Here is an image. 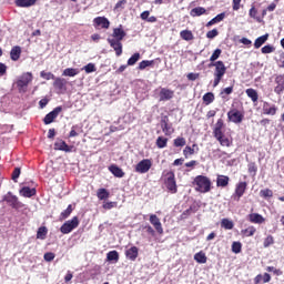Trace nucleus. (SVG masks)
<instances>
[{
  "instance_id": "nucleus-1",
  "label": "nucleus",
  "mask_w": 284,
  "mask_h": 284,
  "mask_svg": "<svg viewBox=\"0 0 284 284\" xmlns=\"http://www.w3.org/2000/svg\"><path fill=\"white\" fill-rule=\"evenodd\" d=\"M210 68H215L213 77V88H216L219 83L223 80V77H225V72H227V68L225 67V63L223 61H216L214 63H211L209 65Z\"/></svg>"
},
{
  "instance_id": "nucleus-2",
  "label": "nucleus",
  "mask_w": 284,
  "mask_h": 284,
  "mask_svg": "<svg viewBox=\"0 0 284 284\" xmlns=\"http://www.w3.org/2000/svg\"><path fill=\"white\" fill-rule=\"evenodd\" d=\"M194 183L196 185L195 186L196 192H201L202 194L210 192L212 187V181H210V179L204 175H197L194 179Z\"/></svg>"
},
{
  "instance_id": "nucleus-3",
  "label": "nucleus",
  "mask_w": 284,
  "mask_h": 284,
  "mask_svg": "<svg viewBox=\"0 0 284 284\" xmlns=\"http://www.w3.org/2000/svg\"><path fill=\"white\" fill-rule=\"evenodd\" d=\"M32 73L31 72H26L22 73L17 81V85L19 88L20 92H27L28 90V85H30V83H32Z\"/></svg>"
},
{
  "instance_id": "nucleus-4",
  "label": "nucleus",
  "mask_w": 284,
  "mask_h": 284,
  "mask_svg": "<svg viewBox=\"0 0 284 284\" xmlns=\"http://www.w3.org/2000/svg\"><path fill=\"white\" fill-rule=\"evenodd\" d=\"M77 227H79V217L74 216L60 227V232L62 234H70V232H72V230H77Z\"/></svg>"
},
{
  "instance_id": "nucleus-5",
  "label": "nucleus",
  "mask_w": 284,
  "mask_h": 284,
  "mask_svg": "<svg viewBox=\"0 0 284 284\" xmlns=\"http://www.w3.org/2000/svg\"><path fill=\"white\" fill-rule=\"evenodd\" d=\"M151 168H152V160L144 159L135 165V172H138V174H148Z\"/></svg>"
},
{
  "instance_id": "nucleus-6",
  "label": "nucleus",
  "mask_w": 284,
  "mask_h": 284,
  "mask_svg": "<svg viewBox=\"0 0 284 284\" xmlns=\"http://www.w3.org/2000/svg\"><path fill=\"white\" fill-rule=\"evenodd\" d=\"M165 186L169 192L176 194V180L174 179V172L170 171L166 173Z\"/></svg>"
},
{
  "instance_id": "nucleus-7",
  "label": "nucleus",
  "mask_w": 284,
  "mask_h": 284,
  "mask_svg": "<svg viewBox=\"0 0 284 284\" xmlns=\"http://www.w3.org/2000/svg\"><path fill=\"white\" fill-rule=\"evenodd\" d=\"M245 190H247V182H239L235 185V191L232 195V199H234V201H241V197L243 194H245Z\"/></svg>"
},
{
  "instance_id": "nucleus-8",
  "label": "nucleus",
  "mask_w": 284,
  "mask_h": 284,
  "mask_svg": "<svg viewBox=\"0 0 284 284\" xmlns=\"http://www.w3.org/2000/svg\"><path fill=\"white\" fill-rule=\"evenodd\" d=\"M4 201L13 207V210H20V207H23V203L19 202V197L16 195H12V193H8L4 195Z\"/></svg>"
},
{
  "instance_id": "nucleus-9",
  "label": "nucleus",
  "mask_w": 284,
  "mask_h": 284,
  "mask_svg": "<svg viewBox=\"0 0 284 284\" xmlns=\"http://www.w3.org/2000/svg\"><path fill=\"white\" fill-rule=\"evenodd\" d=\"M243 116V113L239 109H232L227 112V119L231 123H242Z\"/></svg>"
},
{
  "instance_id": "nucleus-10",
  "label": "nucleus",
  "mask_w": 284,
  "mask_h": 284,
  "mask_svg": "<svg viewBox=\"0 0 284 284\" xmlns=\"http://www.w3.org/2000/svg\"><path fill=\"white\" fill-rule=\"evenodd\" d=\"M108 43L113 48L116 57H121V54H123V44L121 43V40L108 38Z\"/></svg>"
},
{
  "instance_id": "nucleus-11",
  "label": "nucleus",
  "mask_w": 284,
  "mask_h": 284,
  "mask_svg": "<svg viewBox=\"0 0 284 284\" xmlns=\"http://www.w3.org/2000/svg\"><path fill=\"white\" fill-rule=\"evenodd\" d=\"M63 110V108L61 106H57L55 109H53L51 112H49L45 116H44V124L45 125H50V123H52L54 121V119H57V116H59V113Z\"/></svg>"
},
{
  "instance_id": "nucleus-12",
  "label": "nucleus",
  "mask_w": 284,
  "mask_h": 284,
  "mask_svg": "<svg viewBox=\"0 0 284 284\" xmlns=\"http://www.w3.org/2000/svg\"><path fill=\"white\" fill-rule=\"evenodd\" d=\"M160 125L165 136H172V134H174V128H172V124L168 122V118H163L160 122Z\"/></svg>"
},
{
  "instance_id": "nucleus-13",
  "label": "nucleus",
  "mask_w": 284,
  "mask_h": 284,
  "mask_svg": "<svg viewBox=\"0 0 284 284\" xmlns=\"http://www.w3.org/2000/svg\"><path fill=\"white\" fill-rule=\"evenodd\" d=\"M151 225L155 229L158 234H163V225L161 224V220L155 214H151L149 219Z\"/></svg>"
},
{
  "instance_id": "nucleus-14",
  "label": "nucleus",
  "mask_w": 284,
  "mask_h": 284,
  "mask_svg": "<svg viewBox=\"0 0 284 284\" xmlns=\"http://www.w3.org/2000/svg\"><path fill=\"white\" fill-rule=\"evenodd\" d=\"M276 87L274 88L275 94H283L284 92V74L275 77Z\"/></svg>"
},
{
  "instance_id": "nucleus-15",
  "label": "nucleus",
  "mask_w": 284,
  "mask_h": 284,
  "mask_svg": "<svg viewBox=\"0 0 284 284\" xmlns=\"http://www.w3.org/2000/svg\"><path fill=\"white\" fill-rule=\"evenodd\" d=\"M53 88L59 92H65L68 85V81L63 78H54Z\"/></svg>"
},
{
  "instance_id": "nucleus-16",
  "label": "nucleus",
  "mask_w": 284,
  "mask_h": 284,
  "mask_svg": "<svg viewBox=\"0 0 284 284\" xmlns=\"http://www.w3.org/2000/svg\"><path fill=\"white\" fill-rule=\"evenodd\" d=\"M93 23L95 28H103L104 30H108L110 28V20L105 17H98L94 18Z\"/></svg>"
},
{
  "instance_id": "nucleus-17",
  "label": "nucleus",
  "mask_w": 284,
  "mask_h": 284,
  "mask_svg": "<svg viewBox=\"0 0 284 284\" xmlns=\"http://www.w3.org/2000/svg\"><path fill=\"white\" fill-rule=\"evenodd\" d=\"M54 150H59L61 152H72V146L68 145L63 140H57L54 143Z\"/></svg>"
},
{
  "instance_id": "nucleus-18",
  "label": "nucleus",
  "mask_w": 284,
  "mask_h": 284,
  "mask_svg": "<svg viewBox=\"0 0 284 284\" xmlns=\"http://www.w3.org/2000/svg\"><path fill=\"white\" fill-rule=\"evenodd\" d=\"M174 98V91L170 89H161L160 91V101H170V99Z\"/></svg>"
},
{
  "instance_id": "nucleus-19",
  "label": "nucleus",
  "mask_w": 284,
  "mask_h": 284,
  "mask_svg": "<svg viewBox=\"0 0 284 284\" xmlns=\"http://www.w3.org/2000/svg\"><path fill=\"white\" fill-rule=\"evenodd\" d=\"M125 256L129 261H136L139 258V247L132 246L125 251Z\"/></svg>"
},
{
  "instance_id": "nucleus-20",
  "label": "nucleus",
  "mask_w": 284,
  "mask_h": 284,
  "mask_svg": "<svg viewBox=\"0 0 284 284\" xmlns=\"http://www.w3.org/2000/svg\"><path fill=\"white\" fill-rule=\"evenodd\" d=\"M37 194V189H31L30 186H23L20 190V196H24V199H30Z\"/></svg>"
},
{
  "instance_id": "nucleus-21",
  "label": "nucleus",
  "mask_w": 284,
  "mask_h": 284,
  "mask_svg": "<svg viewBox=\"0 0 284 284\" xmlns=\"http://www.w3.org/2000/svg\"><path fill=\"white\" fill-rule=\"evenodd\" d=\"M125 31L120 27V28H115L113 29V33H112V38L115 41H123V39H125Z\"/></svg>"
},
{
  "instance_id": "nucleus-22",
  "label": "nucleus",
  "mask_w": 284,
  "mask_h": 284,
  "mask_svg": "<svg viewBox=\"0 0 284 284\" xmlns=\"http://www.w3.org/2000/svg\"><path fill=\"white\" fill-rule=\"evenodd\" d=\"M276 110H277L276 105H274V104H270L267 102H265L263 104V112H264V114H267L270 116H274V114H276Z\"/></svg>"
},
{
  "instance_id": "nucleus-23",
  "label": "nucleus",
  "mask_w": 284,
  "mask_h": 284,
  "mask_svg": "<svg viewBox=\"0 0 284 284\" xmlns=\"http://www.w3.org/2000/svg\"><path fill=\"white\" fill-rule=\"evenodd\" d=\"M248 221L251 223H256V224L261 225V223H265V217H263V215H261L258 213H251V214H248Z\"/></svg>"
},
{
  "instance_id": "nucleus-24",
  "label": "nucleus",
  "mask_w": 284,
  "mask_h": 284,
  "mask_svg": "<svg viewBox=\"0 0 284 284\" xmlns=\"http://www.w3.org/2000/svg\"><path fill=\"white\" fill-rule=\"evenodd\" d=\"M37 3V0H16L18 8H32Z\"/></svg>"
},
{
  "instance_id": "nucleus-25",
  "label": "nucleus",
  "mask_w": 284,
  "mask_h": 284,
  "mask_svg": "<svg viewBox=\"0 0 284 284\" xmlns=\"http://www.w3.org/2000/svg\"><path fill=\"white\" fill-rule=\"evenodd\" d=\"M109 170L113 176H116V179H123V176H125V172H123V170L116 165H111Z\"/></svg>"
},
{
  "instance_id": "nucleus-26",
  "label": "nucleus",
  "mask_w": 284,
  "mask_h": 284,
  "mask_svg": "<svg viewBox=\"0 0 284 284\" xmlns=\"http://www.w3.org/2000/svg\"><path fill=\"white\" fill-rule=\"evenodd\" d=\"M217 187H227L230 185V176L219 175L216 180Z\"/></svg>"
},
{
  "instance_id": "nucleus-27",
  "label": "nucleus",
  "mask_w": 284,
  "mask_h": 284,
  "mask_svg": "<svg viewBox=\"0 0 284 284\" xmlns=\"http://www.w3.org/2000/svg\"><path fill=\"white\" fill-rule=\"evenodd\" d=\"M267 39H270V33H265L264 36L258 37L254 42L255 50H258L264 43L267 42Z\"/></svg>"
},
{
  "instance_id": "nucleus-28",
  "label": "nucleus",
  "mask_w": 284,
  "mask_h": 284,
  "mask_svg": "<svg viewBox=\"0 0 284 284\" xmlns=\"http://www.w3.org/2000/svg\"><path fill=\"white\" fill-rule=\"evenodd\" d=\"M21 57V47H13L10 52V58L12 61H19Z\"/></svg>"
},
{
  "instance_id": "nucleus-29",
  "label": "nucleus",
  "mask_w": 284,
  "mask_h": 284,
  "mask_svg": "<svg viewBox=\"0 0 284 284\" xmlns=\"http://www.w3.org/2000/svg\"><path fill=\"white\" fill-rule=\"evenodd\" d=\"M97 196L99 201H105L106 199H110V192L105 189H99L97 192Z\"/></svg>"
},
{
  "instance_id": "nucleus-30",
  "label": "nucleus",
  "mask_w": 284,
  "mask_h": 284,
  "mask_svg": "<svg viewBox=\"0 0 284 284\" xmlns=\"http://www.w3.org/2000/svg\"><path fill=\"white\" fill-rule=\"evenodd\" d=\"M221 227L224 230H234V222L230 219H222Z\"/></svg>"
},
{
  "instance_id": "nucleus-31",
  "label": "nucleus",
  "mask_w": 284,
  "mask_h": 284,
  "mask_svg": "<svg viewBox=\"0 0 284 284\" xmlns=\"http://www.w3.org/2000/svg\"><path fill=\"white\" fill-rule=\"evenodd\" d=\"M194 261L200 264H205L207 263V256L203 253V251H201L194 255Z\"/></svg>"
},
{
  "instance_id": "nucleus-32",
  "label": "nucleus",
  "mask_w": 284,
  "mask_h": 284,
  "mask_svg": "<svg viewBox=\"0 0 284 284\" xmlns=\"http://www.w3.org/2000/svg\"><path fill=\"white\" fill-rule=\"evenodd\" d=\"M246 97L253 101V103H256L258 101V92L254 89H246Z\"/></svg>"
},
{
  "instance_id": "nucleus-33",
  "label": "nucleus",
  "mask_w": 284,
  "mask_h": 284,
  "mask_svg": "<svg viewBox=\"0 0 284 284\" xmlns=\"http://www.w3.org/2000/svg\"><path fill=\"white\" fill-rule=\"evenodd\" d=\"M45 236H48V227H39L37 232V239H39L40 241H45Z\"/></svg>"
},
{
  "instance_id": "nucleus-34",
  "label": "nucleus",
  "mask_w": 284,
  "mask_h": 284,
  "mask_svg": "<svg viewBox=\"0 0 284 284\" xmlns=\"http://www.w3.org/2000/svg\"><path fill=\"white\" fill-rule=\"evenodd\" d=\"M181 39L184 41H192L194 39V34L190 30H183L180 32Z\"/></svg>"
},
{
  "instance_id": "nucleus-35",
  "label": "nucleus",
  "mask_w": 284,
  "mask_h": 284,
  "mask_svg": "<svg viewBox=\"0 0 284 284\" xmlns=\"http://www.w3.org/2000/svg\"><path fill=\"white\" fill-rule=\"evenodd\" d=\"M79 74V69L67 68L62 72V77H77Z\"/></svg>"
},
{
  "instance_id": "nucleus-36",
  "label": "nucleus",
  "mask_w": 284,
  "mask_h": 284,
  "mask_svg": "<svg viewBox=\"0 0 284 284\" xmlns=\"http://www.w3.org/2000/svg\"><path fill=\"white\" fill-rule=\"evenodd\" d=\"M206 10L203 7L193 8L190 12L191 17H201L205 14Z\"/></svg>"
},
{
  "instance_id": "nucleus-37",
  "label": "nucleus",
  "mask_w": 284,
  "mask_h": 284,
  "mask_svg": "<svg viewBox=\"0 0 284 284\" xmlns=\"http://www.w3.org/2000/svg\"><path fill=\"white\" fill-rule=\"evenodd\" d=\"M202 100L205 105H210L211 103H214V93L212 92L205 93Z\"/></svg>"
},
{
  "instance_id": "nucleus-38",
  "label": "nucleus",
  "mask_w": 284,
  "mask_h": 284,
  "mask_svg": "<svg viewBox=\"0 0 284 284\" xmlns=\"http://www.w3.org/2000/svg\"><path fill=\"white\" fill-rule=\"evenodd\" d=\"M155 144L160 150H163V148H168V138L159 136Z\"/></svg>"
},
{
  "instance_id": "nucleus-39",
  "label": "nucleus",
  "mask_w": 284,
  "mask_h": 284,
  "mask_svg": "<svg viewBox=\"0 0 284 284\" xmlns=\"http://www.w3.org/2000/svg\"><path fill=\"white\" fill-rule=\"evenodd\" d=\"M195 148H196V150H199V146L196 144H193L192 146L184 148L183 154H184L185 159H187V156H192V154H194Z\"/></svg>"
},
{
  "instance_id": "nucleus-40",
  "label": "nucleus",
  "mask_w": 284,
  "mask_h": 284,
  "mask_svg": "<svg viewBox=\"0 0 284 284\" xmlns=\"http://www.w3.org/2000/svg\"><path fill=\"white\" fill-rule=\"evenodd\" d=\"M106 258L108 261H114L115 263L119 261V252L116 251H110L108 254H106Z\"/></svg>"
},
{
  "instance_id": "nucleus-41",
  "label": "nucleus",
  "mask_w": 284,
  "mask_h": 284,
  "mask_svg": "<svg viewBox=\"0 0 284 284\" xmlns=\"http://www.w3.org/2000/svg\"><path fill=\"white\" fill-rule=\"evenodd\" d=\"M274 50H276V48H274V45L272 44H266L261 49L262 54H272V52H274Z\"/></svg>"
},
{
  "instance_id": "nucleus-42",
  "label": "nucleus",
  "mask_w": 284,
  "mask_h": 284,
  "mask_svg": "<svg viewBox=\"0 0 284 284\" xmlns=\"http://www.w3.org/2000/svg\"><path fill=\"white\" fill-rule=\"evenodd\" d=\"M186 141H185V138H176L174 141H173V145L174 148H184Z\"/></svg>"
},
{
  "instance_id": "nucleus-43",
  "label": "nucleus",
  "mask_w": 284,
  "mask_h": 284,
  "mask_svg": "<svg viewBox=\"0 0 284 284\" xmlns=\"http://www.w3.org/2000/svg\"><path fill=\"white\" fill-rule=\"evenodd\" d=\"M260 196H263V199H272V196H274V192L270 189H265L260 191Z\"/></svg>"
},
{
  "instance_id": "nucleus-44",
  "label": "nucleus",
  "mask_w": 284,
  "mask_h": 284,
  "mask_svg": "<svg viewBox=\"0 0 284 284\" xmlns=\"http://www.w3.org/2000/svg\"><path fill=\"white\" fill-rule=\"evenodd\" d=\"M242 234H244V236H254V234H256V229L254 226H250L245 230H242Z\"/></svg>"
},
{
  "instance_id": "nucleus-45",
  "label": "nucleus",
  "mask_w": 284,
  "mask_h": 284,
  "mask_svg": "<svg viewBox=\"0 0 284 284\" xmlns=\"http://www.w3.org/2000/svg\"><path fill=\"white\" fill-rule=\"evenodd\" d=\"M141 59V53H134L129 60L128 65H135L136 62Z\"/></svg>"
},
{
  "instance_id": "nucleus-46",
  "label": "nucleus",
  "mask_w": 284,
  "mask_h": 284,
  "mask_svg": "<svg viewBox=\"0 0 284 284\" xmlns=\"http://www.w3.org/2000/svg\"><path fill=\"white\" fill-rule=\"evenodd\" d=\"M40 77L42 79H45V81L54 80L57 78L52 72H45V71H41Z\"/></svg>"
},
{
  "instance_id": "nucleus-47",
  "label": "nucleus",
  "mask_w": 284,
  "mask_h": 284,
  "mask_svg": "<svg viewBox=\"0 0 284 284\" xmlns=\"http://www.w3.org/2000/svg\"><path fill=\"white\" fill-rule=\"evenodd\" d=\"M242 247H243V245L241 244V242H233V244H232V252L234 254H241Z\"/></svg>"
},
{
  "instance_id": "nucleus-48",
  "label": "nucleus",
  "mask_w": 284,
  "mask_h": 284,
  "mask_svg": "<svg viewBox=\"0 0 284 284\" xmlns=\"http://www.w3.org/2000/svg\"><path fill=\"white\" fill-rule=\"evenodd\" d=\"M72 214V205L69 204L67 210H64L61 214H60V219H68V216H70Z\"/></svg>"
},
{
  "instance_id": "nucleus-49",
  "label": "nucleus",
  "mask_w": 284,
  "mask_h": 284,
  "mask_svg": "<svg viewBox=\"0 0 284 284\" xmlns=\"http://www.w3.org/2000/svg\"><path fill=\"white\" fill-rule=\"evenodd\" d=\"M83 70L87 72V74H90L92 72H97V67L94 65V63H89L83 67Z\"/></svg>"
},
{
  "instance_id": "nucleus-50",
  "label": "nucleus",
  "mask_w": 284,
  "mask_h": 284,
  "mask_svg": "<svg viewBox=\"0 0 284 284\" xmlns=\"http://www.w3.org/2000/svg\"><path fill=\"white\" fill-rule=\"evenodd\" d=\"M152 63H154L153 61L150 60H144L142 62L139 63V70H145V68H150V65H152Z\"/></svg>"
},
{
  "instance_id": "nucleus-51",
  "label": "nucleus",
  "mask_w": 284,
  "mask_h": 284,
  "mask_svg": "<svg viewBox=\"0 0 284 284\" xmlns=\"http://www.w3.org/2000/svg\"><path fill=\"white\" fill-rule=\"evenodd\" d=\"M222 50L221 49H216L213 53H212V55H211V58H210V61L212 62V63H214V61H216V59H219V57H221V54H222Z\"/></svg>"
},
{
  "instance_id": "nucleus-52",
  "label": "nucleus",
  "mask_w": 284,
  "mask_h": 284,
  "mask_svg": "<svg viewBox=\"0 0 284 284\" xmlns=\"http://www.w3.org/2000/svg\"><path fill=\"white\" fill-rule=\"evenodd\" d=\"M217 141L223 148H230V139L225 138V135H222Z\"/></svg>"
},
{
  "instance_id": "nucleus-53",
  "label": "nucleus",
  "mask_w": 284,
  "mask_h": 284,
  "mask_svg": "<svg viewBox=\"0 0 284 284\" xmlns=\"http://www.w3.org/2000/svg\"><path fill=\"white\" fill-rule=\"evenodd\" d=\"M126 3H128L126 0H120V1H118L116 4H115V7H114V10H118V12L121 11V10H123V9L125 8V4H126Z\"/></svg>"
},
{
  "instance_id": "nucleus-54",
  "label": "nucleus",
  "mask_w": 284,
  "mask_h": 284,
  "mask_svg": "<svg viewBox=\"0 0 284 284\" xmlns=\"http://www.w3.org/2000/svg\"><path fill=\"white\" fill-rule=\"evenodd\" d=\"M264 247H270V245H274V237L268 235L263 243Z\"/></svg>"
},
{
  "instance_id": "nucleus-55",
  "label": "nucleus",
  "mask_w": 284,
  "mask_h": 284,
  "mask_svg": "<svg viewBox=\"0 0 284 284\" xmlns=\"http://www.w3.org/2000/svg\"><path fill=\"white\" fill-rule=\"evenodd\" d=\"M19 176H21V169L16 168L12 173V181H14V183H17V179H19Z\"/></svg>"
},
{
  "instance_id": "nucleus-56",
  "label": "nucleus",
  "mask_w": 284,
  "mask_h": 284,
  "mask_svg": "<svg viewBox=\"0 0 284 284\" xmlns=\"http://www.w3.org/2000/svg\"><path fill=\"white\" fill-rule=\"evenodd\" d=\"M43 258H44V261H47V263H50V262L54 261V253L48 252L44 254Z\"/></svg>"
},
{
  "instance_id": "nucleus-57",
  "label": "nucleus",
  "mask_w": 284,
  "mask_h": 284,
  "mask_svg": "<svg viewBox=\"0 0 284 284\" xmlns=\"http://www.w3.org/2000/svg\"><path fill=\"white\" fill-rule=\"evenodd\" d=\"M215 37H219V30L213 29L206 33L207 39H214Z\"/></svg>"
},
{
  "instance_id": "nucleus-58",
  "label": "nucleus",
  "mask_w": 284,
  "mask_h": 284,
  "mask_svg": "<svg viewBox=\"0 0 284 284\" xmlns=\"http://www.w3.org/2000/svg\"><path fill=\"white\" fill-rule=\"evenodd\" d=\"M213 134H214V136L219 140V139H221V138H223L224 136V134H223V129H214L213 130Z\"/></svg>"
},
{
  "instance_id": "nucleus-59",
  "label": "nucleus",
  "mask_w": 284,
  "mask_h": 284,
  "mask_svg": "<svg viewBox=\"0 0 284 284\" xmlns=\"http://www.w3.org/2000/svg\"><path fill=\"white\" fill-rule=\"evenodd\" d=\"M232 92H234V88H233V87H227V88H225V89L221 92V97H222L223 99H225V95H223V94H232Z\"/></svg>"
},
{
  "instance_id": "nucleus-60",
  "label": "nucleus",
  "mask_w": 284,
  "mask_h": 284,
  "mask_svg": "<svg viewBox=\"0 0 284 284\" xmlns=\"http://www.w3.org/2000/svg\"><path fill=\"white\" fill-rule=\"evenodd\" d=\"M112 207H116V202H105L103 204L104 210H112Z\"/></svg>"
},
{
  "instance_id": "nucleus-61",
  "label": "nucleus",
  "mask_w": 284,
  "mask_h": 284,
  "mask_svg": "<svg viewBox=\"0 0 284 284\" xmlns=\"http://www.w3.org/2000/svg\"><path fill=\"white\" fill-rule=\"evenodd\" d=\"M223 19H225V12H222V13L217 14L215 18H213L215 23H221V21H223Z\"/></svg>"
},
{
  "instance_id": "nucleus-62",
  "label": "nucleus",
  "mask_w": 284,
  "mask_h": 284,
  "mask_svg": "<svg viewBox=\"0 0 284 284\" xmlns=\"http://www.w3.org/2000/svg\"><path fill=\"white\" fill-rule=\"evenodd\" d=\"M144 230H146V233L150 234L151 236H155L156 234V231H154L151 225L144 226Z\"/></svg>"
},
{
  "instance_id": "nucleus-63",
  "label": "nucleus",
  "mask_w": 284,
  "mask_h": 284,
  "mask_svg": "<svg viewBox=\"0 0 284 284\" xmlns=\"http://www.w3.org/2000/svg\"><path fill=\"white\" fill-rule=\"evenodd\" d=\"M256 164L255 163H250L248 164V172L250 174H256Z\"/></svg>"
},
{
  "instance_id": "nucleus-64",
  "label": "nucleus",
  "mask_w": 284,
  "mask_h": 284,
  "mask_svg": "<svg viewBox=\"0 0 284 284\" xmlns=\"http://www.w3.org/2000/svg\"><path fill=\"white\" fill-rule=\"evenodd\" d=\"M278 67L284 68V52L280 54Z\"/></svg>"
}]
</instances>
